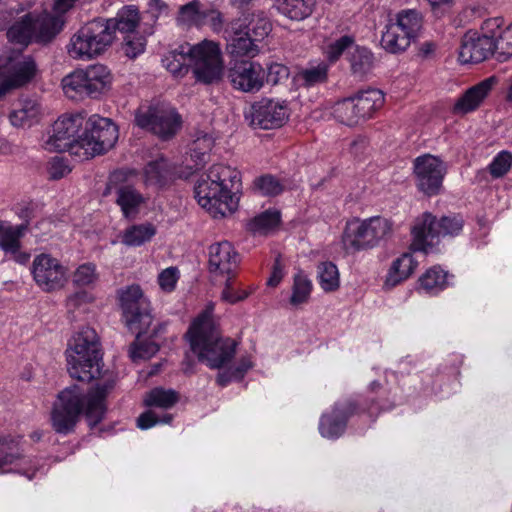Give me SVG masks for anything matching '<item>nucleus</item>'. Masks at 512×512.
Returning a JSON list of instances; mask_svg holds the SVG:
<instances>
[{
	"label": "nucleus",
	"instance_id": "obj_1",
	"mask_svg": "<svg viewBox=\"0 0 512 512\" xmlns=\"http://www.w3.org/2000/svg\"><path fill=\"white\" fill-rule=\"evenodd\" d=\"M115 384V379L109 377L87 394L77 385L62 390L51 411V425L54 431L63 435L73 432L82 414L90 425L100 423L106 411L105 399Z\"/></svg>",
	"mask_w": 512,
	"mask_h": 512
},
{
	"label": "nucleus",
	"instance_id": "obj_2",
	"mask_svg": "<svg viewBox=\"0 0 512 512\" xmlns=\"http://www.w3.org/2000/svg\"><path fill=\"white\" fill-rule=\"evenodd\" d=\"M241 185V173L237 168L224 163L213 164L197 180L195 198L212 218L222 219L237 210L239 199L236 194Z\"/></svg>",
	"mask_w": 512,
	"mask_h": 512
},
{
	"label": "nucleus",
	"instance_id": "obj_3",
	"mask_svg": "<svg viewBox=\"0 0 512 512\" xmlns=\"http://www.w3.org/2000/svg\"><path fill=\"white\" fill-rule=\"evenodd\" d=\"M186 339L198 360L211 369H220L236 353L235 340L221 337L214 321L212 309H206L191 323Z\"/></svg>",
	"mask_w": 512,
	"mask_h": 512
},
{
	"label": "nucleus",
	"instance_id": "obj_4",
	"mask_svg": "<svg viewBox=\"0 0 512 512\" xmlns=\"http://www.w3.org/2000/svg\"><path fill=\"white\" fill-rule=\"evenodd\" d=\"M69 375L82 382H90L101 374L102 352L96 331L82 327L68 341L65 350Z\"/></svg>",
	"mask_w": 512,
	"mask_h": 512
},
{
	"label": "nucleus",
	"instance_id": "obj_5",
	"mask_svg": "<svg viewBox=\"0 0 512 512\" xmlns=\"http://www.w3.org/2000/svg\"><path fill=\"white\" fill-rule=\"evenodd\" d=\"M463 225L464 220L460 215L443 216L437 220L430 212H424L412 226L410 250L428 254L438 244L440 237L459 235Z\"/></svg>",
	"mask_w": 512,
	"mask_h": 512
},
{
	"label": "nucleus",
	"instance_id": "obj_6",
	"mask_svg": "<svg viewBox=\"0 0 512 512\" xmlns=\"http://www.w3.org/2000/svg\"><path fill=\"white\" fill-rule=\"evenodd\" d=\"M119 138L118 126L109 118L93 114L85 118L84 129L76 147V157L89 160L111 150Z\"/></svg>",
	"mask_w": 512,
	"mask_h": 512
},
{
	"label": "nucleus",
	"instance_id": "obj_7",
	"mask_svg": "<svg viewBox=\"0 0 512 512\" xmlns=\"http://www.w3.org/2000/svg\"><path fill=\"white\" fill-rule=\"evenodd\" d=\"M63 28V21L52 14L29 12L15 21L7 30L9 41L24 46L32 42L46 43L51 41Z\"/></svg>",
	"mask_w": 512,
	"mask_h": 512
},
{
	"label": "nucleus",
	"instance_id": "obj_8",
	"mask_svg": "<svg viewBox=\"0 0 512 512\" xmlns=\"http://www.w3.org/2000/svg\"><path fill=\"white\" fill-rule=\"evenodd\" d=\"M114 76L104 64L95 63L76 69L62 79V88L66 96H88L98 99L112 87Z\"/></svg>",
	"mask_w": 512,
	"mask_h": 512
},
{
	"label": "nucleus",
	"instance_id": "obj_9",
	"mask_svg": "<svg viewBox=\"0 0 512 512\" xmlns=\"http://www.w3.org/2000/svg\"><path fill=\"white\" fill-rule=\"evenodd\" d=\"M109 25L97 18L83 25L72 35L67 52L76 60H91L104 54L114 42Z\"/></svg>",
	"mask_w": 512,
	"mask_h": 512
},
{
	"label": "nucleus",
	"instance_id": "obj_10",
	"mask_svg": "<svg viewBox=\"0 0 512 512\" xmlns=\"http://www.w3.org/2000/svg\"><path fill=\"white\" fill-rule=\"evenodd\" d=\"M499 19H486L480 31L470 29L461 38L458 60L461 64H476L485 61L498 52L495 33L498 32Z\"/></svg>",
	"mask_w": 512,
	"mask_h": 512
},
{
	"label": "nucleus",
	"instance_id": "obj_11",
	"mask_svg": "<svg viewBox=\"0 0 512 512\" xmlns=\"http://www.w3.org/2000/svg\"><path fill=\"white\" fill-rule=\"evenodd\" d=\"M135 176L136 171L132 169L114 171L109 177L105 192V195L114 194L116 205L120 208L122 216L128 220L136 219L148 203V197L131 182Z\"/></svg>",
	"mask_w": 512,
	"mask_h": 512
},
{
	"label": "nucleus",
	"instance_id": "obj_12",
	"mask_svg": "<svg viewBox=\"0 0 512 512\" xmlns=\"http://www.w3.org/2000/svg\"><path fill=\"white\" fill-rule=\"evenodd\" d=\"M138 127L162 139L173 137L181 127V116L170 105L161 102L142 104L135 112Z\"/></svg>",
	"mask_w": 512,
	"mask_h": 512
},
{
	"label": "nucleus",
	"instance_id": "obj_13",
	"mask_svg": "<svg viewBox=\"0 0 512 512\" xmlns=\"http://www.w3.org/2000/svg\"><path fill=\"white\" fill-rule=\"evenodd\" d=\"M190 66L198 82L211 84L220 80L224 70L220 45L207 39L190 44Z\"/></svg>",
	"mask_w": 512,
	"mask_h": 512
},
{
	"label": "nucleus",
	"instance_id": "obj_14",
	"mask_svg": "<svg viewBox=\"0 0 512 512\" xmlns=\"http://www.w3.org/2000/svg\"><path fill=\"white\" fill-rule=\"evenodd\" d=\"M36 71V64L30 56L15 52L1 53L0 98L29 83L35 77Z\"/></svg>",
	"mask_w": 512,
	"mask_h": 512
},
{
	"label": "nucleus",
	"instance_id": "obj_15",
	"mask_svg": "<svg viewBox=\"0 0 512 512\" xmlns=\"http://www.w3.org/2000/svg\"><path fill=\"white\" fill-rule=\"evenodd\" d=\"M82 113L64 114L52 125L51 131L42 146L49 152H65L76 156L75 145L78 144L85 125Z\"/></svg>",
	"mask_w": 512,
	"mask_h": 512
},
{
	"label": "nucleus",
	"instance_id": "obj_16",
	"mask_svg": "<svg viewBox=\"0 0 512 512\" xmlns=\"http://www.w3.org/2000/svg\"><path fill=\"white\" fill-rule=\"evenodd\" d=\"M447 165L437 156L424 154L413 161L415 185L426 196H436L441 192Z\"/></svg>",
	"mask_w": 512,
	"mask_h": 512
},
{
	"label": "nucleus",
	"instance_id": "obj_17",
	"mask_svg": "<svg viewBox=\"0 0 512 512\" xmlns=\"http://www.w3.org/2000/svg\"><path fill=\"white\" fill-rule=\"evenodd\" d=\"M30 272L35 284L47 293L63 289L68 282V268L49 253L36 255Z\"/></svg>",
	"mask_w": 512,
	"mask_h": 512
},
{
	"label": "nucleus",
	"instance_id": "obj_18",
	"mask_svg": "<svg viewBox=\"0 0 512 512\" xmlns=\"http://www.w3.org/2000/svg\"><path fill=\"white\" fill-rule=\"evenodd\" d=\"M118 297L126 325L139 337L151 323L148 303L140 286H128L119 291Z\"/></svg>",
	"mask_w": 512,
	"mask_h": 512
},
{
	"label": "nucleus",
	"instance_id": "obj_19",
	"mask_svg": "<svg viewBox=\"0 0 512 512\" xmlns=\"http://www.w3.org/2000/svg\"><path fill=\"white\" fill-rule=\"evenodd\" d=\"M240 255L228 241L213 243L208 248V271L215 279H234Z\"/></svg>",
	"mask_w": 512,
	"mask_h": 512
},
{
	"label": "nucleus",
	"instance_id": "obj_20",
	"mask_svg": "<svg viewBox=\"0 0 512 512\" xmlns=\"http://www.w3.org/2000/svg\"><path fill=\"white\" fill-rule=\"evenodd\" d=\"M290 108L286 100L262 98L251 106V124L262 129L282 127L289 119Z\"/></svg>",
	"mask_w": 512,
	"mask_h": 512
},
{
	"label": "nucleus",
	"instance_id": "obj_21",
	"mask_svg": "<svg viewBox=\"0 0 512 512\" xmlns=\"http://www.w3.org/2000/svg\"><path fill=\"white\" fill-rule=\"evenodd\" d=\"M228 77L236 90L245 93H256L265 84V69L259 62L236 61L229 69Z\"/></svg>",
	"mask_w": 512,
	"mask_h": 512
},
{
	"label": "nucleus",
	"instance_id": "obj_22",
	"mask_svg": "<svg viewBox=\"0 0 512 512\" xmlns=\"http://www.w3.org/2000/svg\"><path fill=\"white\" fill-rule=\"evenodd\" d=\"M246 29V19H236L225 31L228 39L227 49L234 57L254 58L260 52L257 42Z\"/></svg>",
	"mask_w": 512,
	"mask_h": 512
},
{
	"label": "nucleus",
	"instance_id": "obj_23",
	"mask_svg": "<svg viewBox=\"0 0 512 512\" xmlns=\"http://www.w3.org/2000/svg\"><path fill=\"white\" fill-rule=\"evenodd\" d=\"M357 410L355 402L336 403L330 412L322 415L319 422L320 434L328 439H337L344 433L349 417L357 413Z\"/></svg>",
	"mask_w": 512,
	"mask_h": 512
},
{
	"label": "nucleus",
	"instance_id": "obj_24",
	"mask_svg": "<svg viewBox=\"0 0 512 512\" xmlns=\"http://www.w3.org/2000/svg\"><path fill=\"white\" fill-rule=\"evenodd\" d=\"M497 83L498 79L490 76L468 88L455 101L452 107L453 114L462 116L477 110Z\"/></svg>",
	"mask_w": 512,
	"mask_h": 512
},
{
	"label": "nucleus",
	"instance_id": "obj_25",
	"mask_svg": "<svg viewBox=\"0 0 512 512\" xmlns=\"http://www.w3.org/2000/svg\"><path fill=\"white\" fill-rule=\"evenodd\" d=\"M25 229L24 225L14 226L7 221H0V249L21 265L27 264L30 260V253L21 249V238Z\"/></svg>",
	"mask_w": 512,
	"mask_h": 512
},
{
	"label": "nucleus",
	"instance_id": "obj_26",
	"mask_svg": "<svg viewBox=\"0 0 512 512\" xmlns=\"http://www.w3.org/2000/svg\"><path fill=\"white\" fill-rule=\"evenodd\" d=\"M341 245L347 254L373 249L362 219L354 217L346 221L341 235Z\"/></svg>",
	"mask_w": 512,
	"mask_h": 512
},
{
	"label": "nucleus",
	"instance_id": "obj_27",
	"mask_svg": "<svg viewBox=\"0 0 512 512\" xmlns=\"http://www.w3.org/2000/svg\"><path fill=\"white\" fill-rule=\"evenodd\" d=\"M109 25V30L115 40L116 31L124 34H132L140 23V13L135 5H127L122 7L115 17L104 19Z\"/></svg>",
	"mask_w": 512,
	"mask_h": 512
},
{
	"label": "nucleus",
	"instance_id": "obj_28",
	"mask_svg": "<svg viewBox=\"0 0 512 512\" xmlns=\"http://www.w3.org/2000/svg\"><path fill=\"white\" fill-rule=\"evenodd\" d=\"M41 115L40 104L36 100L25 99L20 101L19 107L10 112L9 121L14 127L26 128L37 124Z\"/></svg>",
	"mask_w": 512,
	"mask_h": 512
},
{
	"label": "nucleus",
	"instance_id": "obj_29",
	"mask_svg": "<svg viewBox=\"0 0 512 512\" xmlns=\"http://www.w3.org/2000/svg\"><path fill=\"white\" fill-rule=\"evenodd\" d=\"M278 12L293 21L309 18L315 8L316 0H273Z\"/></svg>",
	"mask_w": 512,
	"mask_h": 512
},
{
	"label": "nucleus",
	"instance_id": "obj_30",
	"mask_svg": "<svg viewBox=\"0 0 512 512\" xmlns=\"http://www.w3.org/2000/svg\"><path fill=\"white\" fill-rule=\"evenodd\" d=\"M163 66L175 77L185 76L190 66V44L184 43L170 50L162 59Z\"/></svg>",
	"mask_w": 512,
	"mask_h": 512
},
{
	"label": "nucleus",
	"instance_id": "obj_31",
	"mask_svg": "<svg viewBox=\"0 0 512 512\" xmlns=\"http://www.w3.org/2000/svg\"><path fill=\"white\" fill-rule=\"evenodd\" d=\"M363 121L372 118L380 110L385 102L382 91L378 89H367L352 96Z\"/></svg>",
	"mask_w": 512,
	"mask_h": 512
},
{
	"label": "nucleus",
	"instance_id": "obj_32",
	"mask_svg": "<svg viewBox=\"0 0 512 512\" xmlns=\"http://www.w3.org/2000/svg\"><path fill=\"white\" fill-rule=\"evenodd\" d=\"M362 220L373 248L394 234L395 222L391 218L378 215Z\"/></svg>",
	"mask_w": 512,
	"mask_h": 512
},
{
	"label": "nucleus",
	"instance_id": "obj_33",
	"mask_svg": "<svg viewBox=\"0 0 512 512\" xmlns=\"http://www.w3.org/2000/svg\"><path fill=\"white\" fill-rule=\"evenodd\" d=\"M157 234V227L151 222L132 224L121 235V242L128 247H140L149 243Z\"/></svg>",
	"mask_w": 512,
	"mask_h": 512
},
{
	"label": "nucleus",
	"instance_id": "obj_34",
	"mask_svg": "<svg viewBox=\"0 0 512 512\" xmlns=\"http://www.w3.org/2000/svg\"><path fill=\"white\" fill-rule=\"evenodd\" d=\"M416 267L417 262L412 254L403 253L392 262L386 275L385 285L394 287L405 281L412 275Z\"/></svg>",
	"mask_w": 512,
	"mask_h": 512
},
{
	"label": "nucleus",
	"instance_id": "obj_35",
	"mask_svg": "<svg viewBox=\"0 0 512 512\" xmlns=\"http://www.w3.org/2000/svg\"><path fill=\"white\" fill-rule=\"evenodd\" d=\"M18 462H30L23 455L21 438L12 435H0V469Z\"/></svg>",
	"mask_w": 512,
	"mask_h": 512
},
{
	"label": "nucleus",
	"instance_id": "obj_36",
	"mask_svg": "<svg viewBox=\"0 0 512 512\" xmlns=\"http://www.w3.org/2000/svg\"><path fill=\"white\" fill-rule=\"evenodd\" d=\"M171 176L172 168L163 157L148 162L143 169V179L146 186H163Z\"/></svg>",
	"mask_w": 512,
	"mask_h": 512
},
{
	"label": "nucleus",
	"instance_id": "obj_37",
	"mask_svg": "<svg viewBox=\"0 0 512 512\" xmlns=\"http://www.w3.org/2000/svg\"><path fill=\"white\" fill-rule=\"evenodd\" d=\"M412 39L401 29L390 21L385 26L381 37V46L389 53L397 54L404 52L410 45Z\"/></svg>",
	"mask_w": 512,
	"mask_h": 512
},
{
	"label": "nucleus",
	"instance_id": "obj_38",
	"mask_svg": "<svg viewBox=\"0 0 512 512\" xmlns=\"http://www.w3.org/2000/svg\"><path fill=\"white\" fill-rule=\"evenodd\" d=\"M332 115L336 121L350 127L364 122L352 96L336 102L332 107Z\"/></svg>",
	"mask_w": 512,
	"mask_h": 512
},
{
	"label": "nucleus",
	"instance_id": "obj_39",
	"mask_svg": "<svg viewBox=\"0 0 512 512\" xmlns=\"http://www.w3.org/2000/svg\"><path fill=\"white\" fill-rule=\"evenodd\" d=\"M448 273L440 266H433L419 278V288L429 294H437L448 286Z\"/></svg>",
	"mask_w": 512,
	"mask_h": 512
},
{
	"label": "nucleus",
	"instance_id": "obj_40",
	"mask_svg": "<svg viewBox=\"0 0 512 512\" xmlns=\"http://www.w3.org/2000/svg\"><path fill=\"white\" fill-rule=\"evenodd\" d=\"M176 21L182 27H202L205 25V10L201 9L198 0H193L179 8Z\"/></svg>",
	"mask_w": 512,
	"mask_h": 512
},
{
	"label": "nucleus",
	"instance_id": "obj_41",
	"mask_svg": "<svg viewBox=\"0 0 512 512\" xmlns=\"http://www.w3.org/2000/svg\"><path fill=\"white\" fill-rule=\"evenodd\" d=\"M392 23L414 40L422 27L423 17L416 9H404L396 14L395 21Z\"/></svg>",
	"mask_w": 512,
	"mask_h": 512
},
{
	"label": "nucleus",
	"instance_id": "obj_42",
	"mask_svg": "<svg viewBox=\"0 0 512 512\" xmlns=\"http://www.w3.org/2000/svg\"><path fill=\"white\" fill-rule=\"evenodd\" d=\"M281 221L278 210H266L247 223V230L254 234H267L275 229Z\"/></svg>",
	"mask_w": 512,
	"mask_h": 512
},
{
	"label": "nucleus",
	"instance_id": "obj_43",
	"mask_svg": "<svg viewBox=\"0 0 512 512\" xmlns=\"http://www.w3.org/2000/svg\"><path fill=\"white\" fill-rule=\"evenodd\" d=\"M313 290V283L303 272L298 271L293 277L292 294L290 303L293 306H299L307 303Z\"/></svg>",
	"mask_w": 512,
	"mask_h": 512
},
{
	"label": "nucleus",
	"instance_id": "obj_44",
	"mask_svg": "<svg viewBox=\"0 0 512 512\" xmlns=\"http://www.w3.org/2000/svg\"><path fill=\"white\" fill-rule=\"evenodd\" d=\"M318 280L320 287L325 292L336 291L340 286L337 266L330 261L320 263L318 266Z\"/></svg>",
	"mask_w": 512,
	"mask_h": 512
},
{
	"label": "nucleus",
	"instance_id": "obj_45",
	"mask_svg": "<svg viewBox=\"0 0 512 512\" xmlns=\"http://www.w3.org/2000/svg\"><path fill=\"white\" fill-rule=\"evenodd\" d=\"M246 19L247 31L256 42L262 41L271 32V23L264 12L258 11L251 14V19Z\"/></svg>",
	"mask_w": 512,
	"mask_h": 512
},
{
	"label": "nucleus",
	"instance_id": "obj_46",
	"mask_svg": "<svg viewBox=\"0 0 512 512\" xmlns=\"http://www.w3.org/2000/svg\"><path fill=\"white\" fill-rule=\"evenodd\" d=\"M178 401V395L173 390L155 388L146 394L144 405L147 407L171 408Z\"/></svg>",
	"mask_w": 512,
	"mask_h": 512
},
{
	"label": "nucleus",
	"instance_id": "obj_47",
	"mask_svg": "<svg viewBox=\"0 0 512 512\" xmlns=\"http://www.w3.org/2000/svg\"><path fill=\"white\" fill-rule=\"evenodd\" d=\"M99 273L96 264L86 262L79 265L72 275V282L76 287H89L97 283Z\"/></svg>",
	"mask_w": 512,
	"mask_h": 512
},
{
	"label": "nucleus",
	"instance_id": "obj_48",
	"mask_svg": "<svg viewBox=\"0 0 512 512\" xmlns=\"http://www.w3.org/2000/svg\"><path fill=\"white\" fill-rule=\"evenodd\" d=\"M225 285L221 292V299L229 304H236L247 299L254 291L253 285L248 287L234 286V279H225Z\"/></svg>",
	"mask_w": 512,
	"mask_h": 512
},
{
	"label": "nucleus",
	"instance_id": "obj_49",
	"mask_svg": "<svg viewBox=\"0 0 512 512\" xmlns=\"http://www.w3.org/2000/svg\"><path fill=\"white\" fill-rule=\"evenodd\" d=\"M253 185L254 189L263 196L274 197L284 191V184L277 177L270 174L257 177Z\"/></svg>",
	"mask_w": 512,
	"mask_h": 512
},
{
	"label": "nucleus",
	"instance_id": "obj_50",
	"mask_svg": "<svg viewBox=\"0 0 512 512\" xmlns=\"http://www.w3.org/2000/svg\"><path fill=\"white\" fill-rule=\"evenodd\" d=\"M491 19H499L498 32L495 33L496 43L498 45V53L507 57L512 56V22L505 25L502 17H492Z\"/></svg>",
	"mask_w": 512,
	"mask_h": 512
},
{
	"label": "nucleus",
	"instance_id": "obj_51",
	"mask_svg": "<svg viewBox=\"0 0 512 512\" xmlns=\"http://www.w3.org/2000/svg\"><path fill=\"white\" fill-rule=\"evenodd\" d=\"M328 74V65L324 62L318 63L303 69L299 77L306 86H313L326 80Z\"/></svg>",
	"mask_w": 512,
	"mask_h": 512
},
{
	"label": "nucleus",
	"instance_id": "obj_52",
	"mask_svg": "<svg viewBox=\"0 0 512 512\" xmlns=\"http://www.w3.org/2000/svg\"><path fill=\"white\" fill-rule=\"evenodd\" d=\"M512 166V154L503 150L500 151L488 166L489 173L493 178H500L507 174Z\"/></svg>",
	"mask_w": 512,
	"mask_h": 512
},
{
	"label": "nucleus",
	"instance_id": "obj_53",
	"mask_svg": "<svg viewBox=\"0 0 512 512\" xmlns=\"http://www.w3.org/2000/svg\"><path fill=\"white\" fill-rule=\"evenodd\" d=\"M179 278V269L177 267L171 266L159 273L157 281L162 291L171 293L175 290Z\"/></svg>",
	"mask_w": 512,
	"mask_h": 512
},
{
	"label": "nucleus",
	"instance_id": "obj_54",
	"mask_svg": "<svg viewBox=\"0 0 512 512\" xmlns=\"http://www.w3.org/2000/svg\"><path fill=\"white\" fill-rule=\"evenodd\" d=\"M47 172L50 179L59 180L71 172V167L66 158L55 156L48 161Z\"/></svg>",
	"mask_w": 512,
	"mask_h": 512
},
{
	"label": "nucleus",
	"instance_id": "obj_55",
	"mask_svg": "<svg viewBox=\"0 0 512 512\" xmlns=\"http://www.w3.org/2000/svg\"><path fill=\"white\" fill-rule=\"evenodd\" d=\"M353 43L354 39L351 36L344 35L328 44L325 49V54L330 62H335Z\"/></svg>",
	"mask_w": 512,
	"mask_h": 512
},
{
	"label": "nucleus",
	"instance_id": "obj_56",
	"mask_svg": "<svg viewBox=\"0 0 512 512\" xmlns=\"http://www.w3.org/2000/svg\"><path fill=\"white\" fill-rule=\"evenodd\" d=\"M214 146L213 138L208 134L198 136L192 143V157L196 158V166L203 162V156Z\"/></svg>",
	"mask_w": 512,
	"mask_h": 512
},
{
	"label": "nucleus",
	"instance_id": "obj_57",
	"mask_svg": "<svg viewBox=\"0 0 512 512\" xmlns=\"http://www.w3.org/2000/svg\"><path fill=\"white\" fill-rule=\"evenodd\" d=\"M172 420V416L169 414H164L159 416L154 410L150 409L137 418V427L146 430L158 423H169Z\"/></svg>",
	"mask_w": 512,
	"mask_h": 512
},
{
	"label": "nucleus",
	"instance_id": "obj_58",
	"mask_svg": "<svg viewBox=\"0 0 512 512\" xmlns=\"http://www.w3.org/2000/svg\"><path fill=\"white\" fill-rule=\"evenodd\" d=\"M289 74V69L284 64L271 63L267 66V72L265 71V81L271 85H277L287 80Z\"/></svg>",
	"mask_w": 512,
	"mask_h": 512
},
{
	"label": "nucleus",
	"instance_id": "obj_59",
	"mask_svg": "<svg viewBox=\"0 0 512 512\" xmlns=\"http://www.w3.org/2000/svg\"><path fill=\"white\" fill-rule=\"evenodd\" d=\"M146 47V39L140 35H128L124 42V51L129 58H136Z\"/></svg>",
	"mask_w": 512,
	"mask_h": 512
},
{
	"label": "nucleus",
	"instance_id": "obj_60",
	"mask_svg": "<svg viewBox=\"0 0 512 512\" xmlns=\"http://www.w3.org/2000/svg\"><path fill=\"white\" fill-rule=\"evenodd\" d=\"M158 349V345L153 342L135 343L131 348V356L133 359L150 358L158 351Z\"/></svg>",
	"mask_w": 512,
	"mask_h": 512
},
{
	"label": "nucleus",
	"instance_id": "obj_61",
	"mask_svg": "<svg viewBox=\"0 0 512 512\" xmlns=\"http://www.w3.org/2000/svg\"><path fill=\"white\" fill-rule=\"evenodd\" d=\"M94 297L87 291H77L69 295L66 299V306L70 310H74L82 306L83 304L93 302Z\"/></svg>",
	"mask_w": 512,
	"mask_h": 512
},
{
	"label": "nucleus",
	"instance_id": "obj_62",
	"mask_svg": "<svg viewBox=\"0 0 512 512\" xmlns=\"http://www.w3.org/2000/svg\"><path fill=\"white\" fill-rule=\"evenodd\" d=\"M207 21L214 32L221 31L224 21L220 11L216 9L205 10V23Z\"/></svg>",
	"mask_w": 512,
	"mask_h": 512
},
{
	"label": "nucleus",
	"instance_id": "obj_63",
	"mask_svg": "<svg viewBox=\"0 0 512 512\" xmlns=\"http://www.w3.org/2000/svg\"><path fill=\"white\" fill-rule=\"evenodd\" d=\"M284 276L283 268L280 261L277 260L273 266L270 277L267 280V285L270 287H276L280 284Z\"/></svg>",
	"mask_w": 512,
	"mask_h": 512
},
{
	"label": "nucleus",
	"instance_id": "obj_64",
	"mask_svg": "<svg viewBox=\"0 0 512 512\" xmlns=\"http://www.w3.org/2000/svg\"><path fill=\"white\" fill-rule=\"evenodd\" d=\"M391 405L379 403L374 397H371L366 400L364 410L370 415L375 416L381 410L390 408Z\"/></svg>",
	"mask_w": 512,
	"mask_h": 512
}]
</instances>
